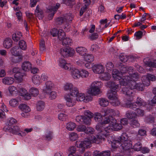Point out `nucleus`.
I'll use <instances>...</instances> for the list:
<instances>
[{
	"label": "nucleus",
	"instance_id": "393cba45",
	"mask_svg": "<svg viewBox=\"0 0 156 156\" xmlns=\"http://www.w3.org/2000/svg\"><path fill=\"white\" fill-rule=\"evenodd\" d=\"M22 69L25 71H29L32 68V65L29 62H25L22 65Z\"/></svg>",
	"mask_w": 156,
	"mask_h": 156
},
{
	"label": "nucleus",
	"instance_id": "412c9836",
	"mask_svg": "<svg viewBox=\"0 0 156 156\" xmlns=\"http://www.w3.org/2000/svg\"><path fill=\"white\" fill-rule=\"evenodd\" d=\"M19 93L21 95L24 97L25 99L28 100L31 98L30 94H28L25 89L23 88H21L19 90Z\"/></svg>",
	"mask_w": 156,
	"mask_h": 156
},
{
	"label": "nucleus",
	"instance_id": "680f3d73",
	"mask_svg": "<svg viewBox=\"0 0 156 156\" xmlns=\"http://www.w3.org/2000/svg\"><path fill=\"white\" fill-rule=\"evenodd\" d=\"M16 122L17 121L14 118H10L8 119L7 122V125L6 126H12V125L15 124Z\"/></svg>",
	"mask_w": 156,
	"mask_h": 156
},
{
	"label": "nucleus",
	"instance_id": "f704fd0d",
	"mask_svg": "<svg viewBox=\"0 0 156 156\" xmlns=\"http://www.w3.org/2000/svg\"><path fill=\"white\" fill-rule=\"evenodd\" d=\"M45 108V103L42 101H39L37 104V109L38 111H41L43 110Z\"/></svg>",
	"mask_w": 156,
	"mask_h": 156
},
{
	"label": "nucleus",
	"instance_id": "052dcab7",
	"mask_svg": "<svg viewBox=\"0 0 156 156\" xmlns=\"http://www.w3.org/2000/svg\"><path fill=\"white\" fill-rule=\"evenodd\" d=\"M137 108L135 110L136 111V116H143L144 114V111L142 109L139 108V107H137Z\"/></svg>",
	"mask_w": 156,
	"mask_h": 156
},
{
	"label": "nucleus",
	"instance_id": "e2e57ef3",
	"mask_svg": "<svg viewBox=\"0 0 156 156\" xmlns=\"http://www.w3.org/2000/svg\"><path fill=\"white\" fill-rule=\"evenodd\" d=\"M113 119H114V118L112 116L109 117L108 118L106 117L103 122H102V123L104 125L109 123L110 122H111V123H112V121H113Z\"/></svg>",
	"mask_w": 156,
	"mask_h": 156
},
{
	"label": "nucleus",
	"instance_id": "bb28decb",
	"mask_svg": "<svg viewBox=\"0 0 156 156\" xmlns=\"http://www.w3.org/2000/svg\"><path fill=\"white\" fill-rule=\"evenodd\" d=\"M72 76L75 79H77L80 77V71L77 69H72L71 71Z\"/></svg>",
	"mask_w": 156,
	"mask_h": 156
},
{
	"label": "nucleus",
	"instance_id": "0eeeda50",
	"mask_svg": "<svg viewBox=\"0 0 156 156\" xmlns=\"http://www.w3.org/2000/svg\"><path fill=\"white\" fill-rule=\"evenodd\" d=\"M75 51L74 49L69 48H64L60 49V53L64 57L72 56L74 55Z\"/></svg>",
	"mask_w": 156,
	"mask_h": 156
},
{
	"label": "nucleus",
	"instance_id": "39448f33",
	"mask_svg": "<svg viewBox=\"0 0 156 156\" xmlns=\"http://www.w3.org/2000/svg\"><path fill=\"white\" fill-rule=\"evenodd\" d=\"M101 86V82H93L91 84L90 88L88 89V93L94 95L99 94L100 92V87Z\"/></svg>",
	"mask_w": 156,
	"mask_h": 156
},
{
	"label": "nucleus",
	"instance_id": "4c0bfd02",
	"mask_svg": "<svg viewBox=\"0 0 156 156\" xmlns=\"http://www.w3.org/2000/svg\"><path fill=\"white\" fill-rule=\"evenodd\" d=\"M93 116L95 121L98 122L102 120V116H103L102 115L101 113L96 112L94 113Z\"/></svg>",
	"mask_w": 156,
	"mask_h": 156
},
{
	"label": "nucleus",
	"instance_id": "8fccbe9b",
	"mask_svg": "<svg viewBox=\"0 0 156 156\" xmlns=\"http://www.w3.org/2000/svg\"><path fill=\"white\" fill-rule=\"evenodd\" d=\"M19 45L20 49L24 50H25L27 49L26 43L23 40H21L19 41Z\"/></svg>",
	"mask_w": 156,
	"mask_h": 156
},
{
	"label": "nucleus",
	"instance_id": "2f4dec72",
	"mask_svg": "<svg viewBox=\"0 0 156 156\" xmlns=\"http://www.w3.org/2000/svg\"><path fill=\"white\" fill-rule=\"evenodd\" d=\"M128 136L126 133H123L118 138V140L119 141V142L122 144L123 142H128L127 141Z\"/></svg>",
	"mask_w": 156,
	"mask_h": 156
},
{
	"label": "nucleus",
	"instance_id": "4468645a",
	"mask_svg": "<svg viewBox=\"0 0 156 156\" xmlns=\"http://www.w3.org/2000/svg\"><path fill=\"white\" fill-rule=\"evenodd\" d=\"M92 68L93 71L96 73L100 74L104 71V67L101 64L95 65Z\"/></svg>",
	"mask_w": 156,
	"mask_h": 156
},
{
	"label": "nucleus",
	"instance_id": "a19ab883",
	"mask_svg": "<svg viewBox=\"0 0 156 156\" xmlns=\"http://www.w3.org/2000/svg\"><path fill=\"white\" fill-rule=\"evenodd\" d=\"M99 104L102 107H106L107 106L109 102L108 100L104 98H101L99 99Z\"/></svg>",
	"mask_w": 156,
	"mask_h": 156
},
{
	"label": "nucleus",
	"instance_id": "774afa93",
	"mask_svg": "<svg viewBox=\"0 0 156 156\" xmlns=\"http://www.w3.org/2000/svg\"><path fill=\"white\" fill-rule=\"evenodd\" d=\"M94 132V129L90 127H87L85 131V133L88 134H92Z\"/></svg>",
	"mask_w": 156,
	"mask_h": 156
},
{
	"label": "nucleus",
	"instance_id": "f257e3e1",
	"mask_svg": "<svg viewBox=\"0 0 156 156\" xmlns=\"http://www.w3.org/2000/svg\"><path fill=\"white\" fill-rule=\"evenodd\" d=\"M136 82L135 80L131 79L130 77L126 75L123 76L122 80L120 82V86H125L122 88V91L124 94H134L135 92L134 89H135L136 85Z\"/></svg>",
	"mask_w": 156,
	"mask_h": 156
},
{
	"label": "nucleus",
	"instance_id": "aec40b11",
	"mask_svg": "<svg viewBox=\"0 0 156 156\" xmlns=\"http://www.w3.org/2000/svg\"><path fill=\"white\" fill-rule=\"evenodd\" d=\"M132 147V144L128 142H123L120 144V148L123 150L126 151L129 150Z\"/></svg>",
	"mask_w": 156,
	"mask_h": 156
},
{
	"label": "nucleus",
	"instance_id": "2eb2a0df",
	"mask_svg": "<svg viewBox=\"0 0 156 156\" xmlns=\"http://www.w3.org/2000/svg\"><path fill=\"white\" fill-rule=\"evenodd\" d=\"M117 112L118 113V111H114L113 109L110 108L107 109H102L101 111V113L102 115L104 116H106L107 115H114L115 114H114V112Z\"/></svg>",
	"mask_w": 156,
	"mask_h": 156
},
{
	"label": "nucleus",
	"instance_id": "6ab92c4d",
	"mask_svg": "<svg viewBox=\"0 0 156 156\" xmlns=\"http://www.w3.org/2000/svg\"><path fill=\"white\" fill-rule=\"evenodd\" d=\"M11 51L14 55H22L23 52L21 49L17 46H15L13 47L11 49Z\"/></svg>",
	"mask_w": 156,
	"mask_h": 156
},
{
	"label": "nucleus",
	"instance_id": "a878e982",
	"mask_svg": "<svg viewBox=\"0 0 156 156\" xmlns=\"http://www.w3.org/2000/svg\"><path fill=\"white\" fill-rule=\"evenodd\" d=\"M94 156H110V152L109 151H104L100 152L99 151H95L93 153Z\"/></svg>",
	"mask_w": 156,
	"mask_h": 156
},
{
	"label": "nucleus",
	"instance_id": "5fc2aeb1",
	"mask_svg": "<svg viewBox=\"0 0 156 156\" xmlns=\"http://www.w3.org/2000/svg\"><path fill=\"white\" fill-rule=\"evenodd\" d=\"M30 92L31 95L34 97L37 96L39 94L38 89L34 87H32L30 89Z\"/></svg>",
	"mask_w": 156,
	"mask_h": 156
},
{
	"label": "nucleus",
	"instance_id": "58836bf2",
	"mask_svg": "<svg viewBox=\"0 0 156 156\" xmlns=\"http://www.w3.org/2000/svg\"><path fill=\"white\" fill-rule=\"evenodd\" d=\"M100 76V78L101 79L103 80H109L110 78V75L108 73H102Z\"/></svg>",
	"mask_w": 156,
	"mask_h": 156
},
{
	"label": "nucleus",
	"instance_id": "3c124183",
	"mask_svg": "<svg viewBox=\"0 0 156 156\" xmlns=\"http://www.w3.org/2000/svg\"><path fill=\"white\" fill-rule=\"evenodd\" d=\"M130 124L131 126L134 128L139 127L140 125L138 120L136 119L131 120L130 122Z\"/></svg>",
	"mask_w": 156,
	"mask_h": 156
},
{
	"label": "nucleus",
	"instance_id": "ea45409f",
	"mask_svg": "<svg viewBox=\"0 0 156 156\" xmlns=\"http://www.w3.org/2000/svg\"><path fill=\"white\" fill-rule=\"evenodd\" d=\"M135 103L136 104V108L137 107H139L141 106H144L146 105V103L141 98H138V100L137 101L135 102Z\"/></svg>",
	"mask_w": 156,
	"mask_h": 156
},
{
	"label": "nucleus",
	"instance_id": "a211bd4d",
	"mask_svg": "<svg viewBox=\"0 0 156 156\" xmlns=\"http://www.w3.org/2000/svg\"><path fill=\"white\" fill-rule=\"evenodd\" d=\"M116 120L114 119L113 121H112V123L110 125H112V128L114 131H118L122 129V126L120 123H118L116 122Z\"/></svg>",
	"mask_w": 156,
	"mask_h": 156
},
{
	"label": "nucleus",
	"instance_id": "dca6fc26",
	"mask_svg": "<svg viewBox=\"0 0 156 156\" xmlns=\"http://www.w3.org/2000/svg\"><path fill=\"white\" fill-rule=\"evenodd\" d=\"M35 15L40 20L42 19L44 16V12L40 8L39 5H37L36 7L35 10Z\"/></svg>",
	"mask_w": 156,
	"mask_h": 156
},
{
	"label": "nucleus",
	"instance_id": "72a5a7b5",
	"mask_svg": "<svg viewBox=\"0 0 156 156\" xmlns=\"http://www.w3.org/2000/svg\"><path fill=\"white\" fill-rule=\"evenodd\" d=\"M24 73H21L20 71L14 74V77L16 80L19 82H21L23 80V78L24 76Z\"/></svg>",
	"mask_w": 156,
	"mask_h": 156
},
{
	"label": "nucleus",
	"instance_id": "7c9ffc66",
	"mask_svg": "<svg viewBox=\"0 0 156 156\" xmlns=\"http://www.w3.org/2000/svg\"><path fill=\"white\" fill-rule=\"evenodd\" d=\"M23 56L21 55H14L12 57V62L17 63L21 61L23 59Z\"/></svg>",
	"mask_w": 156,
	"mask_h": 156
},
{
	"label": "nucleus",
	"instance_id": "473e14b6",
	"mask_svg": "<svg viewBox=\"0 0 156 156\" xmlns=\"http://www.w3.org/2000/svg\"><path fill=\"white\" fill-rule=\"evenodd\" d=\"M22 37V35L21 33L18 32L13 34L12 35V39L14 41L17 42L21 39Z\"/></svg>",
	"mask_w": 156,
	"mask_h": 156
},
{
	"label": "nucleus",
	"instance_id": "c9c22d12",
	"mask_svg": "<svg viewBox=\"0 0 156 156\" xmlns=\"http://www.w3.org/2000/svg\"><path fill=\"white\" fill-rule=\"evenodd\" d=\"M53 133L52 131L47 130L46 132L45 137L46 140H50L53 138Z\"/></svg>",
	"mask_w": 156,
	"mask_h": 156
},
{
	"label": "nucleus",
	"instance_id": "b1692460",
	"mask_svg": "<svg viewBox=\"0 0 156 156\" xmlns=\"http://www.w3.org/2000/svg\"><path fill=\"white\" fill-rule=\"evenodd\" d=\"M2 82L6 85L12 84L14 82V79L11 77H5L2 79Z\"/></svg>",
	"mask_w": 156,
	"mask_h": 156
},
{
	"label": "nucleus",
	"instance_id": "0e129e2a",
	"mask_svg": "<svg viewBox=\"0 0 156 156\" xmlns=\"http://www.w3.org/2000/svg\"><path fill=\"white\" fill-rule=\"evenodd\" d=\"M89 73L88 71L85 70H82L80 71V77L86 78L89 76Z\"/></svg>",
	"mask_w": 156,
	"mask_h": 156
},
{
	"label": "nucleus",
	"instance_id": "c03bdc74",
	"mask_svg": "<svg viewBox=\"0 0 156 156\" xmlns=\"http://www.w3.org/2000/svg\"><path fill=\"white\" fill-rule=\"evenodd\" d=\"M145 59H144V61L145 64L148 67H154L156 68V61L152 62L151 61H145Z\"/></svg>",
	"mask_w": 156,
	"mask_h": 156
},
{
	"label": "nucleus",
	"instance_id": "6e6d98bb",
	"mask_svg": "<svg viewBox=\"0 0 156 156\" xmlns=\"http://www.w3.org/2000/svg\"><path fill=\"white\" fill-rule=\"evenodd\" d=\"M120 144L121 143L119 140H114L111 144L112 148L113 149L117 148L119 146V145L120 146Z\"/></svg>",
	"mask_w": 156,
	"mask_h": 156
},
{
	"label": "nucleus",
	"instance_id": "603ef678",
	"mask_svg": "<svg viewBox=\"0 0 156 156\" xmlns=\"http://www.w3.org/2000/svg\"><path fill=\"white\" fill-rule=\"evenodd\" d=\"M91 121L90 118L83 116L81 123L88 126L90 125Z\"/></svg>",
	"mask_w": 156,
	"mask_h": 156
},
{
	"label": "nucleus",
	"instance_id": "4be33fe9",
	"mask_svg": "<svg viewBox=\"0 0 156 156\" xmlns=\"http://www.w3.org/2000/svg\"><path fill=\"white\" fill-rule=\"evenodd\" d=\"M112 76L113 78L118 80H120L123 78L122 73L116 69H114L112 71Z\"/></svg>",
	"mask_w": 156,
	"mask_h": 156
},
{
	"label": "nucleus",
	"instance_id": "1a4fd4ad",
	"mask_svg": "<svg viewBox=\"0 0 156 156\" xmlns=\"http://www.w3.org/2000/svg\"><path fill=\"white\" fill-rule=\"evenodd\" d=\"M65 99L66 101V105L68 107H72L76 103V98L71 95L68 94L65 97Z\"/></svg>",
	"mask_w": 156,
	"mask_h": 156
},
{
	"label": "nucleus",
	"instance_id": "5701e85b",
	"mask_svg": "<svg viewBox=\"0 0 156 156\" xmlns=\"http://www.w3.org/2000/svg\"><path fill=\"white\" fill-rule=\"evenodd\" d=\"M76 52L81 56H84L87 52V49L84 47H79L76 48Z\"/></svg>",
	"mask_w": 156,
	"mask_h": 156
},
{
	"label": "nucleus",
	"instance_id": "4d7b16f0",
	"mask_svg": "<svg viewBox=\"0 0 156 156\" xmlns=\"http://www.w3.org/2000/svg\"><path fill=\"white\" fill-rule=\"evenodd\" d=\"M44 94H48L49 96V98L51 100L55 99L57 96L56 92L54 91H51L49 93Z\"/></svg>",
	"mask_w": 156,
	"mask_h": 156
},
{
	"label": "nucleus",
	"instance_id": "09e8293b",
	"mask_svg": "<svg viewBox=\"0 0 156 156\" xmlns=\"http://www.w3.org/2000/svg\"><path fill=\"white\" fill-rule=\"evenodd\" d=\"M76 125L73 122H69L66 125V128L69 130H73L76 127Z\"/></svg>",
	"mask_w": 156,
	"mask_h": 156
},
{
	"label": "nucleus",
	"instance_id": "f3484780",
	"mask_svg": "<svg viewBox=\"0 0 156 156\" xmlns=\"http://www.w3.org/2000/svg\"><path fill=\"white\" fill-rule=\"evenodd\" d=\"M53 84L51 81H48L45 83V86L43 89L44 93H50L53 87Z\"/></svg>",
	"mask_w": 156,
	"mask_h": 156
},
{
	"label": "nucleus",
	"instance_id": "864d4df0",
	"mask_svg": "<svg viewBox=\"0 0 156 156\" xmlns=\"http://www.w3.org/2000/svg\"><path fill=\"white\" fill-rule=\"evenodd\" d=\"M74 87L72 83H66L64 86V90L65 91L70 92Z\"/></svg>",
	"mask_w": 156,
	"mask_h": 156
},
{
	"label": "nucleus",
	"instance_id": "f03ea898",
	"mask_svg": "<svg viewBox=\"0 0 156 156\" xmlns=\"http://www.w3.org/2000/svg\"><path fill=\"white\" fill-rule=\"evenodd\" d=\"M105 135L102 136L101 134L92 135L89 137V139L83 141L77 142L76 144L77 147L79 148H81L83 151H84L85 148H88L90 147L91 143H95L99 144L101 142L102 140H105L104 137Z\"/></svg>",
	"mask_w": 156,
	"mask_h": 156
},
{
	"label": "nucleus",
	"instance_id": "79ce46f5",
	"mask_svg": "<svg viewBox=\"0 0 156 156\" xmlns=\"http://www.w3.org/2000/svg\"><path fill=\"white\" fill-rule=\"evenodd\" d=\"M58 37L60 41L66 37V34L62 30L60 29L58 30Z\"/></svg>",
	"mask_w": 156,
	"mask_h": 156
},
{
	"label": "nucleus",
	"instance_id": "f8f14e48",
	"mask_svg": "<svg viewBox=\"0 0 156 156\" xmlns=\"http://www.w3.org/2000/svg\"><path fill=\"white\" fill-rule=\"evenodd\" d=\"M19 108L23 112L22 113L21 115L23 117H26L28 115L27 114H25L24 113L27 114L30 111L29 107L25 104H20L19 106Z\"/></svg>",
	"mask_w": 156,
	"mask_h": 156
},
{
	"label": "nucleus",
	"instance_id": "338daca9",
	"mask_svg": "<svg viewBox=\"0 0 156 156\" xmlns=\"http://www.w3.org/2000/svg\"><path fill=\"white\" fill-rule=\"evenodd\" d=\"M78 138V135L77 133L73 132L70 133L69 135V138L71 140H75Z\"/></svg>",
	"mask_w": 156,
	"mask_h": 156
},
{
	"label": "nucleus",
	"instance_id": "e433bc0d",
	"mask_svg": "<svg viewBox=\"0 0 156 156\" xmlns=\"http://www.w3.org/2000/svg\"><path fill=\"white\" fill-rule=\"evenodd\" d=\"M32 80L34 84L38 85L40 83L41 78L38 75H36L33 77Z\"/></svg>",
	"mask_w": 156,
	"mask_h": 156
},
{
	"label": "nucleus",
	"instance_id": "bf43d9fd",
	"mask_svg": "<svg viewBox=\"0 0 156 156\" xmlns=\"http://www.w3.org/2000/svg\"><path fill=\"white\" fill-rule=\"evenodd\" d=\"M142 147L141 143L140 142H138L134 145L133 148L135 151H139L141 150Z\"/></svg>",
	"mask_w": 156,
	"mask_h": 156
},
{
	"label": "nucleus",
	"instance_id": "a18cd8bd",
	"mask_svg": "<svg viewBox=\"0 0 156 156\" xmlns=\"http://www.w3.org/2000/svg\"><path fill=\"white\" fill-rule=\"evenodd\" d=\"M84 58L86 61L90 63L93 61L94 60V57L91 54L85 55Z\"/></svg>",
	"mask_w": 156,
	"mask_h": 156
},
{
	"label": "nucleus",
	"instance_id": "6e6552de",
	"mask_svg": "<svg viewBox=\"0 0 156 156\" xmlns=\"http://www.w3.org/2000/svg\"><path fill=\"white\" fill-rule=\"evenodd\" d=\"M3 130L6 132H9L13 134H17L20 132V127L17 126H5L3 128Z\"/></svg>",
	"mask_w": 156,
	"mask_h": 156
},
{
	"label": "nucleus",
	"instance_id": "49530a36",
	"mask_svg": "<svg viewBox=\"0 0 156 156\" xmlns=\"http://www.w3.org/2000/svg\"><path fill=\"white\" fill-rule=\"evenodd\" d=\"M8 89L10 94L11 95L16 94L17 92L16 87L14 86H9Z\"/></svg>",
	"mask_w": 156,
	"mask_h": 156
},
{
	"label": "nucleus",
	"instance_id": "c85d7f7f",
	"mask_svg": "<svg viewBox=\"0 0 156 156\" xmlns=\"http://www.w3.org/2000/svg\"><path fill=\"white\" fill-rule=\"evenodd\" d=\"M12 42V41L10 38H6L4 41V46L6 48H9L11 47Z\"/></svg>",
	"mask_w": 156,
	"mask_h": 156
},
{
	"label": "nucleus",
	"instance_id": "c756f323",
	"mask_svg": "<svg viewBox=\"0 0 156 156\" xmlns=\"http://www.w3.org/2000/svg\"><path fill=\"white\" fill-rule=\"evenodd\" d=\"M62 44L64 46H67L71 45L72 40L69 37H66L62 41Z\"/></svg>",
	"mask_w": 156,
	"mask_h": 156
},
{
	"label": "nucleus",
	"instance_id": "de8ad7c7",
	"mask_svg": "<svg viewBox=\"0 0 156 156\" xmlns=\"http://www.w3.org/2000/svg\"><path fill=\"white\" fill-rule=\"evenodd\" d=\"M105 125L102 123H99L96 126V129L99 132H101L104 131Z\"/></svg>",
	"mask_w": 156,
	"mask_h": 156
},
{
	"label": "nucleus",
	"instance_id": "ddd939ff",
	"mask_svg": "<svg viewBox=\"0 0 156 156\" xmlns=\"http://www.w3.org/2000/svg\"><path fill=\"white\" fill-rule=\"evenodd\" d=\"M76 97V100L77 101H83L86 103L91 100V97L90 96H86L85 97L84 94L83 93H78Z\"/></svg>",
	"mask_w": 156,
	"mask_h": 156
},
{
	"label": "nucleus",
	"instance_id": "13d9d810",
	"mask_svg": "<svg viewBox=\"0 0 156 156\" xmlns=\"http://www.w3.org/2000/svg\"><path fill=\"white\" fill-rule=\"evenodd\" d=\"M69 92L70 94H69V95H72L75 97V98L79 93L78 90L77 88L76 87H73Z\"/></svg>",
	"mask_w": 156,
	"mask_h": 156
},
{
	"label": "nucleus",
	"instance_id": "9b49d317",
	"mask_svg": "<svg viewBox=\"0 0 156 156\" xmlns=\"http://www.w3.org/2000/svg\"><path fill=\"white\" fill-rule=\"evenodd\" d=\"M141 80L144 82L145 86H148L150 84V81H154L155 80V76L151 74H148L146 76H144L142 77Z\"/></svg>",
	"mask_w": 156,
	"mask_h": 156
},
{
	"label": "nucleus",
	"instance_id": "7ed1b4c3",
	"mask_svg": "<svg viewBox=\"0 0 156 156\" xmlns=\"http://www.w3.org/2000/svg\"><path fill=\"white\" fill-rule=\"evenodd\" d=\"M106 86L112 89L107 94L108 98L111 100L117 99V95L115 90L120 87V85L115 82L109 81L107 82Z\"/></svg>",
	"mask_w": 156,
	"mask_h": 156
},
{
	"label": "nucleus",
	"instance_id": "37998d69",
	"mask_svg": "<svg viewBox=\"0 0 156 156\" xmlns=\"http://www.w3.org/2000/svg\"><path fill=\"white\" fill-rule=\"evenodd\" d=\"M145 81H143L142 83H136V87L135 89L143 91L144 89V87L145 86L144 83Z\"/></svg>",
	"mask_w": 156,
	"mask_h": 156
},
{
	"label": "nucleus",
	"instance_id": "69168bd1",
	"mask_svg": "<svg viewBox=\"0 0 156 156\" xmlns=\"http://www.w3.org/2000/svg\"><path fill=\"white\" fill-rule=\"evenodd\" d=\"M63 3L69 6H72L75 4L74 0H63Z\"/></svg>",
	"mask_w": 156,
	"mask_h": 156
},
{
	"label": "nucleus",
	"instance_id": "cd10ccee",
	"mask_svg": "<svg viewBox=\"0 0 156 156\" xmlns=\"http://www.w3.org/2000/svg\"><path fill=\"white\" fill-rule=\"evenodd\" d=\"M126 117L131 120L136 118V114L134 112L128 111L126 112Z\"/></svg>",
	"mask_w": 156,
	"mask_h": 156
},
{
	"label": "nucleus",
	"instance_id": "423d86ee",
	"mask_svg": "<svg viewBox=\"0 0 156 156\" xmlns=\"http://www.w3.org/2000/svg\"><path fill=\"white\" fill-rule=\"evenodd\" d=\"M126 95V101L125 103V106L126 108H129L133 110L136 109V105L134 103H132V101H133V96H134L133 94H125Z\"/></svg>",
	"mask_w": 156,
	"mask_h": 156
},
{
	"label": "nucleus",
	"instance_id": "20e7f679",
	"mask_svg": "<svg viewBox=\"0 0 156 156\" xmlns=\"http://www.w3.org/2000/svg\"><path fill=\"white\" fill-rule=\"evenodd\" d=\"M72 16L70 13L65 14L56 18L55 20L56 25H60L64 23H68L72 21Z\"/></svg>",
	"mask_w": 156,
	"mask_h": 156
},
{
	"label": "nucleus",
	"instance_id": "9d476101",
	"mask_svg": "<svg viewBox=\"0 0 156 156\" xmlns=\"http://www.w3.org/2000/svg\"><path fill=\"white\" fill-rule=\"evenodd\" d=\"M60 6V4L58 3H57L55 5L47 9V11L48 12H51V13L49 14L48 16V18L49 20H51L54 14Z\"/></svg>",
	"mask_w": 156,
	"mask_h": 156
}]
</instances>
